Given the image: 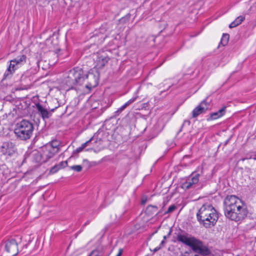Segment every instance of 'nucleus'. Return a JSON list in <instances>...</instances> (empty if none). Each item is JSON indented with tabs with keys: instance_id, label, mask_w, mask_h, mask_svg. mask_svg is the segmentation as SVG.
Segmentation results:
<instances>
[{
	"instance_id": "nucleus-21",
	"label": "nucleus",
	"mask_w": 256,
	"mask_h": 256,
	"mask_svg": "<svg viewBox=\"0 0 256 256\" xmlns=\"http://www.w3.org/2000/svg\"><path fill=\"white\" fill-rule=\"evenodd\" d=\"M92 140V138H91L90 140L82 144L80 147L78 148L75 150L74 151V154H78L81 152L86 146H88V144Z\"/></svg>"
},
{
	"instance_id": "nucleus-17",
	"label": "nucleus",
	"mask_w": 256,
	"mask_h": 256,
	"mask_svg": "<svg viewBox=\"0 0 256 256\" xmlns=\"http://www.w3.org/2000/svg\"><path fill=\"white\" fill-rule=\"evenodd\" d=\"M32 156L34 160L37 163H42L46 162L43 161L44 158H43L42 152L40 153L38 152H36L33 154Z\"/></svg>"
},
{
	"instance_id": "nucleus-2",
	"label": "nucleus",
	"mask_w": 256,
	"mask_h": 256,
	"mask_svg": "<svg viewBox=\"0 0 256 256\" xmlns=\"http://www.w3.org/2000/svg\"><path fill=\"white\" fill-rule=\"evenodd\" d=\"M224 205L225 216L232 220L240 222L247 216L248 211L246 206L234 196H226Z\"/></svg>"
},
{
	"instance_id": "nucleus-20",
	"label": "nucleus",
	"mask_w": 256,
	"mask_h": 256,
	"mask_svg": "<svg viewBox=\"0 0 256 256\" xmlns=\"http://www.w3.org/2000/svg\"><path fill=\"white\" fill-rule=\"evenodd\" d=\"M48 146H50L52 148L56 150L58 152L60 150V142L58 140H52L50 143L46 144Z\"/></svg>"
},
{
	"instance_id": "nucleus-25",
	"label": "nucleus",
	"mask_w": 256,
	"mask_h": 256,
	"mask_svg": "<svg viewBox=\"0 0 256 256\" xmlns=\"http://www.w3.org/2000/svg\"><path fill=\"white\" fill-rule=\"evenodd\" d=\"M176 206H175L174 205H172L168 208V210L165 212V214L171 213L173 212L174 210H176Z\"/></svg>"
},
{
	"instance_id": "nucleus-34",
	"label": "nucleus",
	"mask_w": 256,
	"mask_h": 256,
	"mask_svg": "<svg viewBox=\"0 0 256 256\" xmlns=\"http://www.w3.org/2000/svg\"><path fill=\"white\" fill-rule=\"evenodd\" d=\"M255 156H256V158H254V160H256V155Z\"/></svg>"
},
{
	"instance_id": "nucleus-11",
	"label": "nucleus",
	"mask_w": 256,
	"mask_h": 256,
	"mask_svg": "<svg viewBox=\"0 0 256 256\" xmlns=\"http://www.w3.org/2000/svg\"><path fill=\"white\" fill-rule=\"evenodd\" d=\"M199 174H196L192 177L190 180L186 181L183 184L184 187L186 189H188L192 186L193 185L196 184L199 181Z\"/></svg>"
},
{
	"instance_id": "nucleus-15",
	"label": "nucleus",
	"mask_w": 256,
	"mask_h": 256,
	"mask_svg": "<svg viewBox=\"0 0 256 256\" xmlns=\"http://www.w3.org/2000/svg\"><path fill=\"white\" fill-rule=\"evenodd\" d=\"M26 56L23 54L18 56L16 58L13 59V62H16V64L20 66L26 62Z\"/></svg>"
},
{
	"instance_id": "nucleus-9",
	"label": "nucleus",
	"mask_w": 256,
	"mask_h": 256,
	"mask_svg": "<svg viewBox=\"0 0 256 256\" xmlns=\"http://www.w3.org/2000/svg\"><path fill=\"white\" fill-rule=\"evenodd\" d=\"M208 104L206 100H203L198 106L192 111V117L196 118L199 114H202L208 108Z\"/></svg>"
},
{
	"instance_id": "nucleus-19",
	"label": "nucleus",
	"mask_w": 256,
	"mask_h": 256,
	"mask_svg": "<svg viewBox=\"0 0 256 256\" xmlns=\"http://www.w3.org/2000/svg\"><path fill=\"white\" fill-rule=\"evenodd\" d=\"M137 97H134L128 100L120 108H119L116 112V113L118 114L120 112H121L122 110H124L128 105L134 102Z\"/></svg>"
},
{
	"instance_id": "nucleus-24",
	"label": "nucleus",
	"mask_w": 256,
	"mask_h": 256,
	"mask_svg": "<svg viewBox=\"0 0 256 256\" xmlns=\"http://www.w3.org/2000/svg\"><path fill=\"white\" fill-rule=\"evenodd\" d=\"M60 169V165H55L53 167H52L50 170V172L52 174H54L58 172Z\"/></svg>"
},
{
	"instance_id": "nucleus-12",
	"label": "nucleus",
	"mask_w": 256,
	"mask_h": 256,
	"mask_svg": "<svg viewBox=\"0 0 256 256\" xmlns=\"http://www.w3.org/2000/svg\"><path fill=\"white\" fill-rule=\"evenodd\" d=\"M226 108V107L224 106L220 110H218V112L212 113L210 114V119L211 120H216L218 118L222 116L225 114Z\"/></svg>"
},
{
	"instance_id": "nucleus-8",
	"label": "nucleus",
	"mask_w": 256,
	"mask_h": 256,
	"mask_svg": "<svg viewBox=\"0 0 256 256\" xmlns=\"http://www.w3.org/2000/svg\"><path fill=\"white\" fill-rule=\"evenodd\" d=\"M42 153L43 158H44L43 161L46 162L58 153V152L50 146L46 144L42 147Z\"/></svg>"
},
{
	"instance_id": "nucleus-22",
	"label": "nucleus",
	"mask_w": 256,
	"mask_h": 256,
	"mask_svg": "<svg viewBox=\"0 0 256 256\" xmlns=\"http://www.w3.org/2000/svg\"><path fill=\"white\" fill-rule=\"evenodd\" d=\"M228 39H229V34H224L222 36V37L221 39L220 43L223 46H225L228 42Z\"/></svg>"
},
{
	"instance_id": "nucleus-13",
	"label": "nucleus",
	"mask_w": 256,
	"mask_h": 256,
	"mask_svg": "<svg viewBox=\"0 0 256 256\" xmlns=\"http://www.w3.org/2000/svg\"><path fill=\"white\" fill-rule=\"evenodd\" d=\"M36 107L38 111V112L40 114L43 119L48 118L50 116V113L48 112L40 104H36Z\"/></svg>"
},
{
	"instance_id": "nucleus-14",
	"label": "nucleus",
	"mask_w": 256,
	"mask_h": 256,
	"mask_svg": "<svg viewBox=\"0 0 256 256\" xmlns=\"http://www.w3.org/2000/svg\"><path fill=\"white\" fill-rule=\"evenodd\" d=\"M109 60V58L108 56H98L96 61H97V65L98 68H103L105 64L108 62Z\"/></svg>"
},
{
	"instance_id": "nucleus-28",
	"label": "nucleus",
	"mask_w": 256,
	"mask_h": 256,
	"mask_svg": "<svg viewBox=\"0 0 256 256\" xmlns=\"http://www.w3.org/2000/svg\"><path fill=\"white\" fill-rule=\"evenodd\" d=\"M160 248H161V246H158V247H156V248L154 250H153V251H154V252H157L158 250Z\"/></svg>"
},
{
	"instance_id": "nucleus-23",
	"label": "nucleus",
	"mask_w": 256,
	"mask_h": 256,
	"mask_svg": "<svg viewBox=\"0 0 256 256\" xmlns=\"http://www.w3.org/2000/svg\"><path fill=\"white\" fill-rule=\"evenodd\" d=\"M82 166L80 165H76L70 167V169L76 171L77 172H80L82 170Z\"/></svg>"
},
{
	"instance_id": "nucleus-3",
	"label": "nucleus",
	"mask_w": 256,
	"mask_h": 256,
	"mask_svg": "<svg viewBox=\"0 0 256 256\" xmlns=\"http://www.w3.org/2000/svg\"><path fill=\"white\" fill-rule=\"evenodd\" d=\"M174 236V242H178L186 246H190L196 252H198L203 256H207L210 253V251L206 246L203 244L200 240L194 236H189L186 233H175Z\"/></svg>"
},
{
	"instance_id": "nucleus-16",
	"label": "nucleus",
	"mask_w": 256,
	"mask_h": 256,
	"mask_svg": "<svg viewBox=\"0 0 256 256\" xmlns=\"http://www.w3.org/2000/svg\"><path fill=\"white\" fill-rule=\"evenodd\" d=\"M245 19V17L243 16H238L234 22L230 25L229 28H232L236 27L240 24Z\"/></svg>"
},
{
	"instance_id": "nucleus-6",
	"label": "nucleus",
	"mask_w": 256,
	"mask_h": 256,
	"mask_svg": "<svg viewBox=\"0 0 256 256\" xmlns=\"http://www.w3.org/2000/svg\"><path fill=\"white\" fill-rule=\"evenodd\" d=\"M0 151L4 155L11 156L16 151V145L10 140L4 142L0 147Z\"/></svg>"
},
{
	"instance_id": "nucleus-37",
	"label": "nucleus",
	"mask_w": 256,
	"mask_h": 256,
	"mask_svg": "<svg viewBox=\"0 0 256 256\" xmlns=\"http://www.w3.org/2000/svg\"><path fill=\"white\" fill-rule=\"evenodd\" d=\"M92 256V255L91 256Z\"/></svg>"
},
{
	"instance_id": "nucleus-27",
	"label": "nucleus",
	"mask_w": 256,
	"mask_h": 256,
	"mask_svg": "<svg viewBox=\"0 0 256 256\" xmlns=\"http://www.w3.org/2000/svg\"><path fill=\"white\" fill-rule=\"evenodd\" d=\"M98 256V251L97 250H93L91 252V253L90 254L89 256Z\"/></svg>"
},
{
	"instance_id": "nucleus-31",
	"label": "nucleus",
	"mask_w": 256,
	"mask_h": 256,
	"mask_svg": "<svg viewBox=\"0 0 256 256\" xmlns=\"http://www.w3.org/2000/svg\"><path fill=\"white\" fill-rule=\"evenodd\" d=\"M53 55L55 57H58V54H57V52H56V53L54 54H53Z\"/></svg>"
},
{
	"instance_id": "nucleus-36",
	"label": "nucleus",
	"mask_w": 256,
	"mask_h": 256,
	"mask_svg": "<svg viewBox=\"0 0 256 256\" xmlns=\"http://www.w3.org/2000/svg\"><path fill=\"white\" fill-rule=\"evenodd\" d=\"M194 256H198V255L197 254H195Z\"/></svg>"
},
{
	"instance_id": "nucleus-1",
	"label": "nucleus",
	"mask_w": 256,
	"mask_h": 256,
	"mask_svg": "<svg viewBox=\"0 0 256 256\" xmlns=\"http://www.w3.org/2000/svg\"><path fill=\"white\" fill-rule=\"evenodd\" d=\"M99 75L98 68L96 67L90 69L85 74L82 68L76 67L68 72L66 79V84L71 88H74L78 86L84 85L86 88L90 90L98 84Z\"/></svg>"
},
{
	"instance_id": "nucleus-35",
	"label": "nucleus",
	"mask_w": 256,
	"mask_h": 256,
	"mask_svg": "<svg viewBox=\"0 0 256 256\" xmlns=\"http://www.w3.org/2000/svg\"><path fill=\"white\" fill-rule=\"evenodd\" d=\"M87 224H88V222H86V223L84 224V226H86Z\"/></svg>"
},
{
	"instance_id": "nucleus-30",
	"label": "nucleus",
	"mask_w": 256,
	"mask_h": 256,
	"mask_svg": "<svg viewBox=\"0 0 256 256\" xmlns=\"http://www.w3.org/2000/svg\"><path fill=\"white\" fill-rule=\"evenodd\" d=\"M146 202V199H145V200H142V204H145V203Z\"/></svg>"
},
{
	"instance_id": "nucleus-10",
	"label": "nucleus",
	"mask_w": 256,
	"mask_h": 256,
	"mask_svg": "<svg viewBox=\"0 0 256 256\" xmlns=\"http://www.w3.org/2000/svg\"><path fill=\"white\" fill-rule=\"evenodd\" d=\"M13 60H10V64L8 68L6 70L4 74V79H6L7 78L12 76L15 72V70L18 68L19 66L16 64V62H12Z\"/></svg>"
},
{
	"instance_id": "nucleus-7",
	"label": "nucleus",
	"mask_w": 256,
	"mask_h": 256,
	"mask_svg": "<svg viewBox=\"0 0 256 256\" xmlns=\"http://www.w3.org/2000/svg\"><path fill=\"white\" fill-rule=\"evenodd\" d=\"M5 250L12 256H14L18 253V244L16 242L12 239L5 242Z\"/></svg>"
},
{
	"instance_id": "nucleus-33",
	"label": "nucleus",
	"mask_w": 256,
	"mask_h": 256,
	"mask_svg": "<svg viewBox=\"0 0 256 256\" xmlns=\"http://www.w3.org/2000/svg\"><path fill=\"white\" fill-rule=\"evenodd\" d=\"M166 239V236H164V240H165Z\"/></svg>"
},
{
	"instance_id": "nucleus-4",
	"label": "nucleus",
	"mask_w": 256,
	"mask_h": 256,
	"mask_svg": "<svg viewBox=\"0 0 256 256\" xmlns=\"http://www.w3.org/2000/svg\"><path fill=\"white\" fill-rule=\"evenodd\" d=\"M196 218L200 224L206 228L214 226L218 218V214L214 208L210 204H204L196 214Z\"/></svg>"
},
{
	"instance_id": "nucleus-5",
	"label": "nucleus",
	"mask_w": 256,
	"mask_h": 256,
	"mask_svg": "<svg viewBox=\"0 0 256 256\" xmlns=\"http://www.w3.org/2000/svg\"><path fill=\"white\" fill-rule=\"evenodd\" d=\"M34 129V124L32 122L23 120L16 124L14 133L20 140H26L32 136Z\"/></svg>"
},
{
	"instance_id": "nucleus-18",
	"label": "nucleus",
	"mask_w": 256,
	"mask_h": 256,
	"mask_svg": "<svg viewBox=\"0 0 256 256\" xmlns=\"http://www.w3.org/2000/svg\"><path fill=\"white\" fill-rule=\"evenodd\" d=\"M157 210L158 208L156 206L150 205L146 208V213L148 216H152L157 213Z\"/></svg>"
},
{
	"instance_id": "nucleus-32",
	"label": "nucleus",
	"mask_w": 256,
	"mask_h": 256,
	"mask_svg": "<svg viewBox=\"0 0 256 256\" xmlns=\"http://www.w3.org/2000/svg\"><path fill=\"white\" fill-rule=\"evenodd\" d=\"M165 243V240H163L162 242H161V244H160V246H162Z\"/></svg>"
},
{
	"instance_id": "nucleus-29",
	"label": "nucleus",
	"mask_w": 256,
	"mask_h": 256,
	"mask_svg": "<svg viewBox=\"0 0 256 256\" xmlns=\"http://www.w3.org/2000/svg\"><path fill=\"white\" fill-rule=\"evenodd\" d=\"M122 254V250L120 249L118 253L117 254L116 256H120Z\"/></svg>"
},
{
	"instance_id": "nucleus-26",
	"label": "nucleus",
	"mask_w": 256,
	"mask_h": 256,
	"mask_svg": "<svg viewBox=\"0 0 256 256\" xmlns=\"http://www.w3.org/2000/svg\"><path fill=\"white\" fill-rule=\"evenodd\" d=\"M58 165H60V168H65L68 165V162L67 161L62 162Z\"/></svg>"
}]
</instances>
